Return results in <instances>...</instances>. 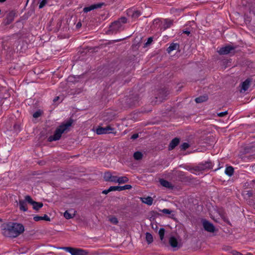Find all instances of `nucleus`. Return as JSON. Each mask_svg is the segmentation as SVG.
<instances>
[{"label": "nucleus", "instance_id": "obj_24", "mask_svg": "<svg viewBox=\"0 0 255 255\" xmlns=\"http://www.w3.org/2000/svg\"><path fill=\"white\" fill-rule=\"evenodd\" d=\"M128 181V178L126 176L120 177L117 180V182L119 184H124Z\"/></svg>", "mask_w": 255, "mask_h": 255}, {"label": "nucleus", "instance_id": "obj_14", "mask_svg": "<svg viewBox=\"0 0 255 255\" xmlns=\"http://www.w3.org/2000/svg\"><path fill=\"white\" fill-rule=\"evenodd\" d=\"M180 142V138L175 137L173 138L170 142L168 146V150H173Z\"/></svg>", "mask_w": 255, "mask_h": 255}, {"label": "nucleus", "instance_id": "obj_11", "mask_svg": "<svg viewBox=\"0 0 255 255\" xmlns=\"http://www.w3.org/2000/svg\"><path fill=\"white\" fill-rule=\"evenodd\" d=\"M168 94L169 92L166 88H162L158 91V93L155 98L158 99L159 102H162L166 99Z\"/></svg>", "mask_w": 255, "mask_h": 255}, {"label": "nucleus", "instance_id": "obj_30", "mask_svg": "<svg viewBox=\"0 0 255 255\" xmlns=\"http://www.w3.org/2000/svg\"><path fill=\"white\" fill-rule=\"evenodd\" d=\"M96 9V7L95 4H92L89 6L85 7L83 9V11L84 12H88L92 10H94Z\"/></svg>", "mask_w": 255, "mask_h": 255}, {"label": "nucleus", "instance_id": "obj_18", "mask_svg": "<svg viewBox=\"0 0 255 255\" xmlns=\"http://www.w3.org/2000/svg\"><path fill=\"white\" fill-rule=\"evenodd\" d=\"M252 80L250 78L247 79L244 82L242 83L241 90L247 91L249 88Z\"/></svg>", "mask_w": 255, "mask_h": 255}, {"label": "nucleus", "instance_id": "obj_50", "mask_svg": "<svg viewBox=\"0 0 255 255\" xmlns=\"http://www.w3.org/2000/svg\"><path fill=\"white\" fill-rule=\"evenodd\" d=\"M183 33H185V34H186L188 35H189L190 34V32L189 31H188V30H184L183 31Z\"/></svg>", "mask_w": 255, "mask_h": 255}, {"label": "nucleus", "instance_id": "obj_34", "mask_svg": "<svg viewBox=\"0 0 255 255\" xmlns=\"http://www.w3.org/2000/svg\"><path fill=\"white\" fill-rule=\"evenodd\" d=\"M49 0H42L39 5V8H43L48 2Z\"/></svg>", "mask_w": 255, "mask_h": 255}, {"label": "nucleus", "instance_id": "obj_32", "mask_svg": "<svg viewBox=\"0 0 255 255\" xmlns=\"http://www.w3.org/2000/svg\"><path fill=\"white\" fill-rule=\"evenodd\" d=\"M165 230L163 228H160L158 232V234L160 237V239L161 241L163 240L164 236Z\"/></svg>", "mask_w": 255, "mask_h": 255}, {"label": "nucleus", "instance_id": "obj_56", "mask_svg": "<svg viewBox=\"0 0 255 255\" xmlns=\"http://www.w3.org/2000/svg\"><path fill=\"white\" fill-rule=\"evenodd\" d=\"M0 221H1V220L0 219Z\"/></svg>", "mask_w": 255, "mask_h": 255}, {"label": "nucleus", "instance_id": "obj_52", "mask_svg": "<svg viewBox=\"0 0 255 255\" xmlns=\"http://www.w3.org/2000/svg\"><path fill=\"white\" fill-rule=\"evenodd\" d=\"M104 121H112V118H111L110 119L109 118H106V117H104Z\"/></svg>", "mask_w": 255, "mask_h": 255}, {"label": "nucleus", "instance_id": "obj_21", "mask_svg": "<svg viewBox=\"0 0 255 255\" xmlns=\"http://www.w3.org/2000/svg\"><path fill=\"white\" fill-rule=\"evenodd\" d=\"M140 200L141 202L148 205H151L153 203V199L150 196L147 197H141Z\"/></svg>", "mask_w": 255, "mask_h": 255}, {"label": "nucleus", "instance_id": "obj_1", "mask_svg": "<svg viewBox=\"0 0 255 255\" xmlns=\"http://www.w3.org/2000/svg\"><path fill=\"white\" fill-rule=\"evenodd\" d=\"M24 231V226L20 223L9 222L3 229V235L7 237L16 238Z\"/></svg>", "mask_w": 255, "mask_h": 255}, {"label": "nucleus", "instance_id": "obj_38", "mask_svg": "<svg viewBox=\"0 0 255 255\" xmlns=\"http://www.w3.org/2000/svg\"><path fill=\"white\" fill-rule=\"evenodd\" d=\"M183 10L181 9H177V8H172L171 9H170V12L171 13H176V12H179V11H182Z\"/></svg>", "mask_w": 255, "mask_h": 255}, {"label": "nucleus", "instance_id": "obj_48", "mask_svg": "<svg viewBox=\"0 0 255 255\" xmlns=\"http://www.w3.org/2000/svg\"><path fill=\"white\" fill-rule=\"evenodd\" d=\"M232 253L233 255H243V254H242L241 253L236 251H233L232 252Z\"/></svg>", "mask_w": 255, "mask_h": 255}, {"label": "nucleus", "instance_id": "obj_15", "mask_svg": "<svg viewBox=\"0 0 255 255\" xmlns=\"http://www.w3.org/2000/svg\"><path fill=\"white\" fill-rule=\"evenodd\" d=\"M159 182L162 186L169 189H173L174 187V185H173L170 182L164 179H160Z\"/></svg>", "mask_w": 255, "mask_h": 255}, {"label": "nucleus", "instance_id": "obj_35", "mask_svg": "<svg viewBox=\"0 0 255 255\" xmlns=\"http://www.w3.org/2000/svg\"><path fill=\"white\" fill-rule=\"evenodd\" d=\"M41 114L42 111L40 110H38L33 114V117L34 118H37L39 117Z\"/></svg>", "mask_w": 255, "mask_h": 255}, {"label": "nucleus", "instance_id": "obj_9", "mask_svg": "<svg viewBox=\"0 0 255 255\" xmlns=\"http://www.w3.org/2000/svg\"><path fill=\"white\" fill-rule=\"evenodd\" d=\"M236 47V46L228 45L225 47H221L218 52L220 55H226L229 53H234Z\"/></svg>", "mask_w": 255, "mask_h": 255}, {"label": "nucleus", "instance_id": "obj_8", "mask_svg": "<svg viewBox=\"0 0 255 255\" xmlns=\"http://www.w3.org/2000/svg\"><path fill=\"white\" fill-rule=\"evenodd\" d=\"M25 199L28 203L32 205L33 209L36 211H38L43 206V204L42 202H37L34 201L29 195H26L25 196Z\"/></svg>", "mask_w": 255, "mask_h": 255}, {"label": "nucleus", "instance_id": "obj_4", "mask_svg": "<svg viewBox=\"0 0 255 255\" xmlns=\"http://www.w3.org/2000/svg\"><path fill=\"white\" fill-rule=\"evenodd\" d=\"M138 100L139 97L137 95H133L132 97L126 98L123 105L125 109L132 108L138 104Z\"/></svg>", "mask_w": 255, "mask_h": 255}, {"label": "nucleus", "instance_id": "obj_23", "mask_svg": "<svg viewBox=\"0 0 255 255\" xmlns=\"http://www.w3.org/2000/svg\"><path fill=\"white\" fill-rule=\"evenodd\" d=\"M179 44L172 43L170 44V45L169 46V47L167 48L166 50H167V52L169 53L172 51L179 49Z\"/></svg>", "mask_w": 255, "mask_h": 255}, {"label": "nucleus", "instance_id": "obj_2", "mask_svg": "<svg viewBox=\"0 0 255 255\" xmlns=\"http://www.w3.org/2000/svg\"><path fill=\"white\" fill-rule=\"evenodd\" d=\"M73 123V120L72 119H70L66 123H62L56 129L54 135L50 136L48 137V141L51 142L52 141L59 140L61 138L62 134L71 126Z\"/></svg>", "mask_w": 255, "mask_h": 255}, {"label": "nucleus", "instance_id": "obj_54", "mask_svg": "<svg viewBox=\"0 0 255 255\" xmlns=\"http://www.w3.org/2000/svg\"><path fill=\"white\" fill-rule=\"evenodd\" d=\"M6 0H0V3H3L4 2H5Z\"/></svg>", "mask_w": 255, "mask_h": 255}, {"label": "nucleus", "instance_id": "obj_25", "mask_svg": "<svg viewBox=\"0 0 255 255\" xmlns=\"http://www.w3.org/2000/svg\"><path fill=\"white\" fill-rule=\"evenodd\" d=\"M234 169L232 166H228L225 170V173L229 176H231L234 173Z\"/></svg>", "mask_w": 255, "mask_h": 255}, {"label": "nucleus", "instance_id": "obj_45", "mask_svg": "<svg viewBox=\"0 0 255 255\" xmlns=\"http://www.w3.org/2000/svg\"><path fill=\"white\" fill-rule=\"evenodd\" d=\"M138 137V133H134L133 135H131L130 139H135L137 138Z\"/></svg>", "mask_w": 255, "mask_h": 255}, {"label": "nucleus", "instance_id": "obj_29", "mask_svg": "<svg viewBox=\"0 0 255 255\" xmlns=\"http://www.w3.org/2000/svg\"><path fill=\"white\" fill-rule=\"evenodd\" d=\"M112 174L110 171H107L104 173V179L106 181H109L112 177Z\"/></svg>", "mask_w": 255, "mask_h": 255}, {"label": "nucleus", "instance_id": "obj_51", "mask_svg": "<svg viewBox=\"0 0 255 255\" xmlns=\"http://www.w3.org/2000/svg\"><path fill=\"white\" fill-rule=\"evenodd\" d=\"M59 99V97H56L54 98V99H53V102L54 103H55L56 102H57L58 100Z\"/></svg>", "mask_w": 255, "mask_h": 255}, {"label": "nucleus", "instance_id": "obj_53", "mask_svg": "<svg viewBox=\"0 0 255 255\" xmlns=\"http://www.w3.org/2000/svg\"><path fill=\"white\" fill-rule=\"evenodd\" d=\"M120 209L121 210H126V206H125V205L121 206L120 207Z\"/></svg>", "mask_w": 255, "mask_h": 255}, {"label": "nucleus", "instance_id": "obj_20", "mask_svg": "<svg viewBox=\"0 0 255 255\" xmlns=\"http://www.w3.org/2000/svg\"><path fill=\"white\" fill-rule=\"evenodd\" d=\"M33 220L36 221L38 222L40 220H45L46 221H50V218L46 214H45L43 216H39L38 215H36L33 217Z\"/></svg>", "mask_w": 255, "mask_h": 255}, {"label": "nucleus", "instance_id": "obj_46", "mask_svg": "<svg viewBox=\"0 0 255 255\" xmlns=\"http://www.w3.org/2000/svg\"><path fill=\"white\" fill-rule=\"evenodd\" d=\"M247 195L249 197H251L253 196V192L252 191H248Z\"/></svg>", "mask_w": 255, "mask_h": 255}, {"label": "nucleus", "instance_id": "obj_13", "mask_svg": "<svg viewBox=\"0 0 255 255\" xmlns=\"http://www.w3.org/2000/svg\"><path fill=\"white\" fill-rule=\"evenodd\" d=\"M169 243L170 245L173 248H175V250L179 249L181 245L178 243L177 239L174 237H171L169 240Z\"/></svg>", "mask_w": 255, "mask_h": 255}, {"label": "nucleus", "instance_id": "obj_19", "mask_svg": "<svg viewBox=\"0 0 255 255\" xmlns=\"http://www.w3.org/2000/svg\"><path fill=\"white\" fill-rule=\"evenodd\" d=\"M26 202H27V201H26L25 199V200H19V209L21 211H23L24 212L27 211Z\"/></svg>", "mask_w": 255, "mask_h": 255}, {"label": "nucleus", "instance_id": "obj_41", "mask_svg": "<svg viewBox=\"0 0 255 255\" xmlns=\"http://www.w3.org/2000/svg\"><path fill=\"white\" fill-rule=\"evenodd\" d=\"M228 114V111H225L224 112H221L217 114V115L219 117H223L227 115Z\"/></svg>", "mask_w": 255, "mask_h": 255}, {"label": "nucleus", "instance_id": "obj_7", "mask_svg": "<svg viewBox=\"0 0 255 255\" xmlns=\"http://www.w3.org/2000/svg\"><path fill=\"white\" fill-rule=\"evenodd\" d=\"M212 163L210 161H207L204 163H200L197 166L193 167V170L196 171H204L212 168Z\"/></svg>", "mask_w": 255, "mask_h": 255}, {"label": "nucleus", "instance_id": "obj_10", "mask_svg": "<svg viewBox=\"0 0 255 255\" xmlns=\"http://www.w3.org/2000/svg\"><path fill=\"white\" fill-rule=\"evenodd\" d=\"M202 225L204 230L208 232L214 233L216 231V228L214 225L206 219H203Z\"/></svg>", "mask_w": 255, "mask_h": 255}, {"label": "nucleus", "instance_id": "obj_28", "mask_svg": "<svg viewBox=\"0 0 255 255\" xmlns=\"http://www.w3.org/2000/svg\"><path fill=\"white\" fill-rule=\"evenodd\" d=\"M133 156L135 160H139L142 159L143 154L140 151H136L134 153Z\"/></svg>", "mask_w": 255, "mask_h": 255}, {"label": "nucleus", "instance_id": "obj_55", "mask_svg": "<svg viewBox=\"0 0 255 255\" xmlns=\"http://www.w3.org/2000/svg\"><path fill=\"white\" fill-rule=\"evenodd\" d=\"M152 220H154V218H152V217H150V221H152Z\"/></svg>", "mask_w": 255, "mask_h": 255}, {"label": "nucleus", "instance_id": "obj_12", "mask_svg": "<svg viewBox=\"0 0 255 255\" xmlns=\"http://www.w3.org/2000/svg\"><path fill=\"white\" fill-rule=\"evenodd\" d=\"M17 16V12L15 10L10 11L6 15L5 19V25L10 24L14 20L15 16Z\"/></svg>", "mask_w": 255, "mask_h": 255}, {"label": "nucleus", "instance_id": "obj_43", "mask_svg": "<svg viewBox=\"0 0 255 255\" xmlns=\"http://www.w3.org/2000/svg\"><path fill=\"white\" fill-rule=\"evenodd\" d=\"M81 77V75H79V76H72V77H69V79L71 80H72L71 79H74V80H72V82H77L78 81L77 80H76V79L77 78H79Z\"/></svg>", "mask_w": 255, "mask_h": 255}, {"label": "nucleus", "instance_id": "obj_5", "mask_svg": "<svg viewBox=\"0 0 255 255\" xmlns=\"http://www.w3.org/2000/svg\"><path fill=\"white\" fill-rule=\"evenodd\" d=\"M60 249L70 253L71 255H88L89 254L88 251L80 248L65 247Z\"/></svg>", "mask_w": 255, "mask_h": 255}, {"label": "nucleus", "instance_id": "obj_36", "mask_svg": "<svg viewBox=\"0 0 255 255\" xmlns=\"http://www.w3.org/2000/svg\"><path fill=\"white\" fill-rule=\"evenodd\" d=\"M189 147V144L187 142H184L180 145V148L181 150H185Z\"/></svg>", "mask_w": 255, "mask_h": 255}, {"label": "nucleus", "instance_id": "obj_39", "mask_svg": "<svg viewBox=\"0 0 255 255\" xmlns=\"http://www.w3.org/2000/svg\"><path fill=\"white\" fill-rule=\"evenodd\" d=\"M153 41V38L152 37H150L148 38L147 42L145 43V46H147L148 45L150 44Z\"/></svg>", "mask_w": 255, "mask_h": 255}, {"label": "nucleus", "instance_id": "obj_37", "mask_svg": "<svg viewBox=\"0 0 255 255\" xmlns=\"http://www.w3.org/2000/svg\"><path fill=\"white\" fill-rule=\"evenodd\" d=\"M96 9V8H101L103 6H106L107 5V4L105 2H100L98 3L95 4Z\"/></svg>", "mask_w": 255, "mask_h": 255}, {"label": "nucleus", "instance_id": "obj_16", "mask_svg": "<svg viewBox=\"0 0 255 255\" xmlns=\"http://www.w3.org/2000/svg\"><path fill=\"white\" fill-rule=\"evenodd\" d=\"M76 211H73V209L66 211L64 213V216L66 219H70L73 218L76 214Z\"/></svg>", "mask_w": 255, "mask_h": 255}, {"label": "nucleus", "instance_id": "obj_47", "mask_svg": "<svg viewBox=\"0 0 255 255\" xmlns=\"http://www.w3.org/2000/svg\"><path fill=\"white\" fill-rule=\"evenodd\" d=\"M125 39V38H121V39H117V40H112L110 42H109V43H113L114 42H119V41H121Z\"/></svg>", "mask_w": 255, "mask_h": 255}, {"label": "nucleus", "instance_id": "obj_40", "mask_svg": "<svg viewBox=\"0 0 255 255\" xmlns=\"http://www.w3.org/2000/svg\"><path fill=\"white\" fill-rule=\"evenodd\" d=\"M111 188H112V186L110 187L107 190H103L102 191V193L104 194H107L109 192L113 191V189H111Z\"/></svg>", "mask_w": 255, "mask_h": 255}, {"label": "nucleus", "instance_id": "obj_17", "mask_svg": "<svg viewBox=\"0 0 255 255\" xmlns=\"http://www.w3.org/2000/svg\"><path fill=\"white\" fill-rule=\"evenodd\" d=\"M132 188V186L130 185H125L124 186H112V188L111 189H113L114 191H121L122 190H126V189H130Z\"/></svg>", "mask_w": 255, "mask_h": 255}, {"label": "nucleus", "instance_id": "obj_33", "mask_svg": "<svg viewBox=\"0 0 255 255\" xmlns=\"http://www.w3.org/2000/svg\"><path fill=\"white\" fill-rule=\"evenodd\" d=\"M141 14V12L139 10H135L134 11L132 14V17L133 18H137L138 16H139Z\"/></svg>", "mask_w": 255, "mask_h": 255}, {"label": "nucleus", "instance_id": "obj_6", "mask_svg": "<svg viewBox=\"0 0 255 255\" xmlns=\"http://www.w3.org/2000/svg\"><path fill=\"white\" fill-rule=\"evenodd\" d=\"M96 133L98 134H107V133H114L116 134L117 132L115 128L111 127L109 125L106 127H98L96 129Z\"/></svg>", "mask_w": 255, "mask_h": 255}, {"label": "nucleus", "instance_id": "obj_42", "mask_svg": "<svg viewBox=\"0 0 255 255\" xmlns=\"http://www.w3.org/2000/svg\"><path fill=\"white\" fill-rule=\"evenodd\" d=\"M118 178H119V177H118V176L112 175L111 179L109 181L117 182V180H118Z\"/></svg>", "mask_w": 255, "mask_h": 255}, {"label": "nucleus", "instance_id": "obj_3", "mask_svg": "<svg viewBox=\"0 0 255 255\" xmlns=\"http://www.w3.org/2000/svg\"><path fill=\"white\" fill-rule=\"evenodd\" d=\"M127 22V18L125 16H122L117 20L113 22L109 26V30L106 32L107 34H116L118 32L123 29L122 24H125Z\"/></svg>", "mask_w": 255, "mask_h": 255}, {"label": "nucleus", "instance_id": "obj_26", "mask_svg": "<svg viewBox=\"0 0 255 255\" xmlns=\"http://www.w3.org/2000/svg\"><path fill=\"white\" fill-rule=\"evenodd\" d=\"M108 219L111 223L114 225H117L119 223L118 219L115 216H110Z\"/></svg>", "mask_w": 255, "mask_h": 255}, {"label": "nucleus", "instance_id": "obj_44", "mask_svg": "<svg viewBox=\"0 0 255 255\" xmlns=\"http://www.w3.org/2000/svg\"><path fill=\"white\" fill-rule=\"evenodd\" d=\"M161 212L166 214H170L172 211L167 209H164L161 210Z\"/></svg>", "mask_w": 255, "mask_h": 255}, {"label": "nucleus", "instance_id": "obj_22", "mask_svg": "<svg viewBox=\"0 0 255 255\" xmlns=\"http://www.w3.org/2000/svg\"><path fill=\"white\" fill-rule=\"evenodd\" d=\"M208 97L207 95L200 96L195 99V101L197 103H201L208 100Z\"/></svg>", "mask_w": 255, "mask_h": 255}, {"label": "nucleus", "instance_id": "obj_49", "mask_svg": "<svg viewBox=\"0 0 255 255\" xmlns=\"http://www.w3.org/2000/svg\"><path fill=\"white\" fill-rule=\"evenodd\" d=\"M81 26H82L81 22H79L77 23V24L76 25V27L77 28H80L81 27Z\"/></svg>", "mask_w": 255, "mask_h": 255}, {"label": "nucleus", "instance_id": "obj_27", "mask_svg": "<svg viewBox=\"0 0 255 255\" xmlns=\"http://www.w3.org/2000/svg\"><path fill=\"white\" fill-rule=\"evenodd\" d=\"M145 239L148 244H150L153 242V237L149 233L147 232L145 234Z\"/></svg>", "mask_w": 255, "mask_h": 255}, {"label": "nucleus", "instance_id": "obj_31", "mask_svg": "<svg viewBox=\"0 0 255 255\" xmlns=\"http://www.w3.org/2000/svg\"><path fill=\"white\" fill-rule=\"evenodd\" d=\"M172 24L173 22L172 20L165 19V22L164 24V29H166L170 27Z\"/></svg>", "mask_w": 255, "mask_h": 255}]
</instances>
